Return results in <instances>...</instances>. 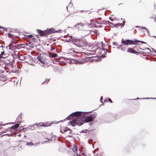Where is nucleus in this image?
I'll return each mask as SVG.
<instances>
[{"label": "nucleus", "mask_w": 156, "mask_h": 156, "mask_svg": "<svg viewBox=\"0 0 156 156\" xmlns=\"http://www.w3.org/2000/svg\"><path fill=\"white\" fill-rule=\"evenodd\" d=\"M101 98H102V96H101Z\"/></svg>", "instance_id": "41"}, {"label": "nucleus", "mask_w": 156, "mask_h": 156, "mask_svg": "<svg viewBox=\"0 0 156 156\" xmlns=\"http://www.w3.org/2000/svg\"><path fill=\"white\" fill-rule=\"evenodd\" d=\"M154 99H156V98H154Z\"/></svg>", "instance_id": "42"}, {"label": "nucleus", "mask_w": 156, "mask_h": 156, "mask_svg": "<svg viewBox=\"0 0 156 156\" xmlns=\"http://www.w3.org/2000/svg\"><path fill=\"white\" fill-rule=\"evenodd\" d=\"M103 99V98H100V101L102 103H103V101H102V100Z\"/></svg>", "instance_id": "30"}, {"label": "nucleus", "mask_w": 156, "mask_h": 156, "mask_svg": "<svg viewBox=\"0 0 156 156\" xmlns=\"http://www.w3.org/2000/svg\"><path fill=\"white\" fill-rule=\"evenodd\" d=\"M47 31L48 34V35H50L51 34L54 33L55 32H61V30H58L55 31L54 28H52L49 29H47Z\"/></svg>", "instance_id": "7"}, {"label": "nucleus", "mask_w": 156, "mask_h": 156, "mask_svg": "<svg viewBox=\"0 0 156 156\" xmlns=\"http://www.w3.org/2000/svg\"><path fill=\"white\" fill-rule=\"evenodd\" d=\"M51 50L50 51H52L53 52H55V48H53L51 47Z\"/></svg>", "instance_id": "21"}, {"label": "nucleus", "mask_w": 156, "mask_h": 156, "mask_svg": "<svg viewBox=\"0 0 156 156\" xmlns=\"http://www.w3.org/2000/svg\"><path fill=\"white\" fill-rule=\"evenodd\" d=\"M77 62L79 64H83L84 62V59L83 58L79 59L77 61Z\"/></svg>", "instance_id": "13"}, {"label": "nucleus", "mask_w": 156, "mask_h": 156, "mask_svg": "<svg viewBox=\"0 0 156 156\" xmlns=\"http://www.w3.org/2000/svg\"><path fill=\"white\" fill-rule=\"evenodd\" d=\"M19 126V124H16V125L12 126L10 127V129H16L17 128H18Z\"/></svg>", "instance_id": "12"}, {"label": "nucleus", "mask_w": 156, "mask_h": 156, "mask_svg": "<svg viewBox=\"0 0 156 156\" xmlns=\"http://www.w3.org/2000/svg\"><path fill=\"white\" fill-rule=\"evenodd\" d=\"M2 125L1 124H0V125ZM1 128H0V129H1Z\"/></svg>", "instance_id": "40"}, {"label": "nucleus", "mask_w": 156, "mask_h": 156, "mask_svg": "<svg viewBox=\"0 0 156 156\" xmlns=\"http://www.w3.org/2000/svg\"><path fill=\"white\" fill-rule=\"evenodd\" d=\"M74 150L75 151H77V147L76 146H75L74 147Z\"/></svg>", "instance_id": "28"}, {"label": "nucleus", "mask_w": 156, "mask_h": 156, "mask_svg": "<svg viewBox=\"0 0 156 156\" xmlns=\"http://www.w3.org/2000/svg\"><path fill=\"white\" fill-rule=\"evenodd\" d=\"M18 42V41L17 40H13L11 41L9 46L7 47V48L9 49H12L13 48L16 46V44Z\"/></svg>", "instance_id": "5"}, {"label": "nucleus", "mask_w": 156, "mask_h": 156, "mask_svg": "<svg viewBox=\"0 0 156 156\" xmlns=\"http://www.w3.org/2000/svg\"><path fill=\"white\" fill-rule=\"evenodd\" d=\"M140 30H147V29L146 28H145V27H140Z\"/></svg>", "instance_id": "23"}, {"label": "nucleus", "mask_w": 156, "mask_h": 156, "mask_svg": "<svg viewBox=\"0 0 156 156\" xmlns=\"http://www.w3.org/2000/svg\"><path fill=\"white\" fill-rule=\"evenodd\" d=\"M136 43H135V44H133L134 45V46L133 47V49L136 50V51H138L139 49H141V48L139 46L140 44H136Z\"/></svg>", "instance_id": "8"}, {"label": "nucleus", "mask_w": 156, "mask_h": 156, "mask_svg": "<svg viewBox=\"0 0 156 156\" xmlns=\"http://www.w3.org/2000/svg\"><path fill=\"white\" fill-rule=\"evenodd\" d=\"M115 27H118L119 26H120V23H117V24H116L115 25H114Z\"/></svg>", "instance_id": "24"}, {"label": "nucleus", "mask_w": 156, "mask_h": 156, "mask_svg": "<svg viewBox=\"0 0 156 156\" xmlns=\"http://www.w3.org/2000/svg\"><path fill=\"white\" fill-rule=\"evenodd\" d=\"M138 98L140 99V98H137L136 99H136H134V100H136V99H138Z\"/></svg>", "instance_id": "37"}, {"label": "nucleus", "mask_w": 156, "mask_h": 156, "mask_svg": "<svg viewBox=\"0 0 156 156\" xmlns=\"http://www.w3.org/2000/svg\"><path fill=\"white\" fill-rule=\"evenodd\" d=\"M37 31L41 37H47L48 35L46 30L43 31L40 30H37Z\"/></svg>", "instance_id": "6"}, {"label": "nucleus", "mask_w": 156, "mask_h": 156, "mask_svg": "<svg viewBox=\"0 0 156 156\" xmlns=\"http://www.w3.org/2000/svg\"><path fill=\"white\" fill-rule=\"evenodd\" d=\"M46 139L47 140L44 141V142H43V144H44V142H46L48 141H49L50 140L49 139L46 138Z\"/></svg>", "instance_id": "27"}, {"label": "nucleus", "mask_w": 156, "mask_h": 156, "mask_svg": "<svg viewBox=\"0 0 156 156\" xmlns=\"http://www.w3.org/2000/svg\"><path fill=\"white\" fill-rule=\"evenodd\" d=\"M49 80H50V79H48V80H46L45 81V82H46V81H47V83H48V82L49 81Z\"/></svg>", "instance_id": "34"}, {"label": "nucleus", "mask_w": 156, "mask_h": 156, "mask_svg": "<svg viewBox=\"0 0 156 156\" xmlns=\"http://www.w3.org/2000/svg\"><path fill=\"white\" fill-rule=\"evenodd\" d=\"M21 134H19L18 135V136L19 137L20 136H21Z\"/></svg>", "instance_id": "36"}, {"label": "nucleus", "mask_w": 156, "mask_h": 156, "mask_svg": "<svg viewBox=\"0 0 156 156\" xmlns=\"http://www.w3.org/2000/svg\"><path fill=\"white\" fill-rule=\"evenodd\" d=\"M127 52L132 53H137V52L136 51V50L133 49V47L132 48H128Z\"/></svg>", "instance_id": "9"}, {"label": "nucleus", "mask_w": 156, "mask_h": 156, "mask_svg": "<svg viewBox=\"0 0 156 156\" xmlns=\"http://www.w3.org/2000/svg\"><path fill=\"white\" fill-rule=\"evenodd\" d=\"M34 145V144L32 142H27L26 144V145L29 146H33Z\"/></svg>", "instance_id": "16"}, {"label": "nucleus", "mask_w": 156, "mask_h": 156, "mask_svg": "<svg viewBox=\"0 0 156 156\" xmlns=\"http://www.w3.org/2000/svg\"><path fill=\"white\" fill-rule=\"evenodd\" d=\"M7 35H8V37H9L12 38V37H14L13 35V34H12L11 33H8L7 34Z\"/></svg>", "instance_id": "17"}, {"label": "nucleus", "mask_w": 156, "mask_h": 156, "mask_svg": "<svg viewBox=\"0 0 156 156\" xmlns=\"http://www.w3.org/2000/svg\"><path fill=\"white\" fill-rule=\"evenodd\" d=\"M7 124V123H6V124H4V125H4V126H5V125L6 124Z\"/></svg>", "instance_id": "39"}, {"label": "nucleus", "mask_w": 156, "mask_h": 156, "mask_svg": "<svg viewBox=\"0 0 156 156\" xmlns=\"http://www.w3.org/2000/svg\"><path fill=\"white\" fill-rule=\"evenodd\" d=\"M4 51H3L1 52V54H0V58L1 57H3L2 56V55L4 54Z\"/></svg>", "instance_id": "25"}, {"label": "nucleus", "mask_w": 156, "mask_h": 156, "mask_svg": "<svg viewBox=\"0 0 156 156\" xmlns=\"http://www.w3.org/2000/svg\"><path fill=\"white\" fill-rule=\"evenodd\" d=\"M39 61H40L41 63H44V62L42 61L41 60V58H39Z\"/></svg>", "instance_id": "29"}, {"label": "nucleus", "mask_w": 156, "mask_h": 156, "mask_svg": "<svg viewBox=\"0 0 156 156\" xmlns=\"http://www.w3.org/2000/svg\"><path fill=\"white\" fill-rule=\"evenodd\" d=\"M50 56L52 57H55L57 56V55L56 53H51L50 54Z\"/></svg>", "instance_id": "14"}, {"label": "nucleus", "mask_w": 156, "mask_h": 156, "mask_svg": "<svg viewBox=\"0 0 156 156\" xmlns=\"http://www.w3.org/2000/svg\"><path fill=\"white\" fill-rule=\"evenodd\" d=\"M26 36L32 39L33 40L35 39V38L33 36L31 35H26Z\"/></svg>", "instance_id": "18"}, {"label": "nucleus", "mask_w": 156, "mask_h": 156, "mask_svg": "<svg viewBox=\"0 0 156 156\" xmlns=\"http://www.w3.org/2000/svg\"><path fill=\"white\" fill-rule=\"evenodd\" d=\"M1 80L3 81H5L6 80V78H2V79H1Z\"/></svg>", "instance_id": "26"}, {"label": "nucleus", "mask_w": 156, "mask_h": 156, "mask_svg": "<svg viewBox=\"0 0 156 156\" xmlns=\"http://www.w3.org/2000/svg\"><path fill=\"white\" fill-rule=\"evenodd\" d=\"M22 56V55H19L18 56V58L20 59H21V57Z\"/></svg>", "instance_id": "32"}, {"label": "nucleus", "mask_w": 156, "mask_h": 156, "mask_svg": "<svg viewBox=\"0 0 156 156\" xmlns=\"http://www.w3.org/2000/svg\"><path fill=\"white\" fill-rule=\"evenodd\" d=\"M20 45L21 44H19L17 45H16V46H15L14 48H15L19 49L20 47Z\"/></svg>", "instance_id": "19"}, {"label": "nucleus", "mask_w": 156, "mask_h": 156, "mask_svg": "<svg viewBox=\"0 0 156 156\" xmlns=\"http://www.w3.org/2000/svg\"><path fill=\"white\" fill-rule=\"evenodd\" d=\"M125 21H123L122 23H120V26L121 27V28H122V27H124V25H125Z\"/></svg>", "instance_id": "20"}, {"label": "nucleus", "mask_w": 156, "mask_h": 156, "mask_svg": "<svg viewBox=\"0 0 156 156\" xmlns=\"http://www.w3.org/2000/svg\"><path fill=\"white\" fill-rule=\"evenodd\" d=\"M22 118L21 117V115L20 114L18 116L17 118L16 119V121L17 122L21 123L22 122Z\"/></svg>", "instance_id": "10"}, {"label": "nucleus", "mask_w": 156, "mask_h": 156, "mask_svg": "<svg viewBox=\"0 0 156 156\" xmlns=\"http://www.w3.org/2000/svg\"><path fill=\"white\" fill-rule=\"evenodd\" d=\"M39 126V124H38V123H35L34 125H32L30 126H28V128L29 129L32 130L34 128V126Z\"/></svg>", "instance_id": "11"}, {"label": "nucleus", "mask_w": 156, "mask_h": 156, "mask_svg": "<svg viewBox=\"0 0 156 156\" xmlns=\"http://www.w3.org/2000/svg\"><path fill=\"white\" fill-rule=\"evenodd\" d=\"M108 99L109 101V102H110V103H112V101L110 99V98H108Z\"/></svg>", "instance_id": "31"}, {"label": "nucleus", "mask_w": 156, "mask_h": 156, "mask_svg": "<svg viewBox=\"0 0 156 156\" xmlns=\"http://www.w3.org/2000/svg\"><path fill=\"white\" fill-rule=\"evenodd\" d=\"M41 124H42V125H40V126H43L44 127H48V125H46V124H44L43 123H41Z\"/></svg>", "instance_id": "22"}, {"label": "nucleus", "mask_w": 156, "mask_h": 156, "mask_svg": "<svg viewBox=\"0 0 156 156\" xmlns=\"http://www.w3.org/2000/svg\"><path fill=\"white\" fill-rule=\"evenodd\" d=\"M70 41H73L74 43V44L76 45L78 47H81L86 45L87 43L85 39H79L77 37H71L70 39Z\"/></svg>", "instance_id": "2"}, {"label": "nucleus", "mask_w": 156, "mask_h": 156, "mask_svg": "<svg viewBox=\"0 0 156 156\" xmlns=\"http://www.w3.org/2000/svg\"><path fill=\"white\" fill-rule=\"evenodd\" d=\"M105 51V50L104 49H102V51Z\"/></svg>", "instance_id": "38"}, {"label": "nucleus", "mask_w": 156, "mask_h": 156, "mask_svg": "<svg viewBox=\"0 0 156 156\" xmlns=\"http://www.w3.org/2000/svg\"><path fill=\"white\" fill-rule=\"evenodd\" d=\"M87 112H75L72 113L66 119L68 120L73 119V120L69 122V123L73 126H74L76 125L80 126L84 123V121L82 116L87 115Z\"/></svg>", "instance_id": "1"}, {"label": "nucleus", "mask_w": 156, "mask_h": 156, "mask_svg": "<svg viewBox=\"0 0 156 156\" xmlns=\"http://www.w3.org/2000/svg\"><path fill=\"white\" fill-rule=\"evenodd\" d=\"M12 134H7L6 135H7L8 136H11V135Z\"/></svg>", "instance_id": "35"}, {"label": "nucleus", "mask_w": 156, "mask_h": 156, "mask_svg": "<svg viewBox=\"0 0 156 156\" xmlns=\"http://www.w3.org/2000/svg\"><path fill=\"white\" fill-rule=\"evenodd\" d=\"M96 117V115L94 114H92L90 116H87L85 117L82 116L83 119L84 121V123L91 122L93 121Z\"/></svg>", "instance_id": "4"}, {"label": "nucleus", "mask_w": 156, "mask_h": 156, "mask_svg": "<svg viewBox=\"0 0 156 156\" xmlns=\"http://www.w3.org/2000/svg\"><path fill=\"white\" fill-rule=\"evenodd\" d=\"M103 100H104V102H105L106 101L107 102H108V101H107V99H105Z\"/></svg>", "instance_id": "33"}, {"label": "nucleus", "mask_w": 156, "mask_h": 156, "mask_svg": "<svg viewBox=\"0 0 156 156\" xmlns=\"http://www.w3.org/2000/svg\"><path fill=\"white\" fill-rule=\"evenodd\" d=\"M140 42V41L138 40H126L125 41H122V45L121 47V49L123 51H127L128 48H126V45L129 44H134L135 43H138Z\"/></svg>", "instance_id": "3"}, {"label": "nucleus", "mask_w": 156, "mask_h": 156, "mask_svg": "<svg viewBox=\"0 0 156 156\" xmlns=\"http://www.w3.org/2000/svg\"><path fill=\"white\" fill-rule=\"evenodd\" d=\"M68 131V132L69 134H71V130L69 129L66 128V129H64V132Z\"/></svg>", "instance_id": "15"}]
</instances>
